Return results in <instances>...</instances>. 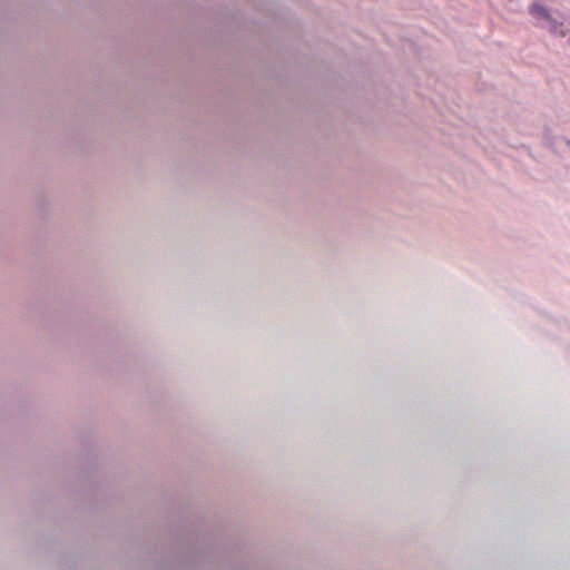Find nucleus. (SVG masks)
I'll use <instances>...</instances> for the list:
<instances>
[{"instance_id": "obj_1", "label": "nucleus", "mask_w": 570, "mask_h": 570, "mask_svg": "<svg viewBox=\"0 0 570 570\" xmlns=\"http://www.w3.org/2000/svg\"><path fill=\"white\" fill-rule=\"evenodd\" d=\"M530 13L539 27L554 35H564L563 17L559 12H551L543 4L534 3L530 8Z\"/></svg>"}]
</instances>
